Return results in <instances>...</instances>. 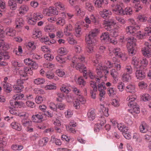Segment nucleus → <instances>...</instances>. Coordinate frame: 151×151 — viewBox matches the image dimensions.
Instances as JSON below:
<instances>
[{
  "label": "nucleus",
  "mask_w": 151,
  "mask_h": 151,
  "mask_svg": "<svg viewBox=\"0 0 151 151\" xmlns=\"http://www.w3.org/2000/svg\"><path fill=\"white\" fill-rule=\"evenodd\" d=\"M20 103L18 101H15L14 100L10 101V105L13 107H18L20 104Z\"/></svg>",
  "instance_id": "nucleus-58"
},
{
  "label": "nucleus",
  "mask_w": 151,
  "mask_h": 151,
  "mask_svg": "<svg viewBox=\"0 0 151 151\" xmlns=\"http://www.w3.org/2000/svg\"><path fill=\"white\" fill-rule=\"evenodd\" d=\"M56 59L60 63H63L66 62L67 59L64 56L59 55L56 56Z\"/></svg>",
  "instance_id": "nucleus-40"
},
{
  "label": "nucleus",
  "mask_w": 151,
  "mask_h": 151,
  "mask_svg": "<svg viewBox=\"0 0 151 151\" xmlns=\"http://www.w3.org/2000/svg\"><path fill=\"white\" fill-rule=\"evenodd\" d=\"M6 35L9 36L13 37L15 35L16 31L12 28L8 27L5 31Z\"/></svg>",
  "instance_id": "nucleus-26"
},
{
  "label": "nucleus",
  "mask_w": 151,
  "mask_h": 151,
  "mask_svg": "<svg viewBox=\"0 0 151 151\" xmlns=\"http://www.w3.org/2000/svg\"><path fill=\"white\" fill-rule=\"evenodd\" d=\"M145 35L146 36L151 35V28L150 27H147L145 29Z\"/></svg>",
  "instance_id": "nucleus-63"
},
{
  "label": "nucleus",
  "mask_w": 151,
  "mask_h": 151,
  "mask_svg": "<svg viewBox=\"0 0 151 151\" xmlns=\"http://www.w3.org/2000/svg\"><path fill=\"white\" fill-rule=\"evenodd\" d=\"M126 91L127 92L134 93L136 91L135 86L132 84L128 85L126 87Z\"/></svg>",
  "instance_id": "nucleus-31"
},
{
  "label": "nucleus",
  "mask_w": 151,
  "mask_h": 151,
  "mask_svg": "<svg viewBox=\"0 0 151 151\" xmlns=\"http://www.w3.org/2000/svg\"><path fill=\"white\" fill-rule=\"evenodd\" d=\"M42 36L41 31L36 30L33 32L32 37L33 38H39Z\"/></svg>",
  "instance_id": "nucleus-49"
},
{
  "label": "nucleus",
  "mask_w": 151,
  "mask_h": 151,
  "mask_svg": "<svg viewBox=\"0 0 151 151\" xmlns=\"http://www.w3.org/2000/svg\"><path fill=\"white\" fill-rule=\"evenodd\" d=\"M88 116L90 120H93L94 119L95 116L94 111L91 110L89 111L88 113Z\"/></svg>",
  "instance_id": "nucleus-45"
},
{
  "label": "nucleus",
  "mask_w": 151,
  "mask_h": 151,
  "mask_svg": "<svg viewBox=\"0 0 151 151\" xmlns=\"http://www.w3.org/2000/svg\"><path fill=\"white\" fill-rule=\"evenodd\" d=\"M108 31H110V35L112 37H116L118 35V31L117 29H111Z\"/></svg>",
  "instance_id": "nucleus-52"
},
{
  "label": "nucleus",
  "mask_w": 151,
  "mask_h": 151,
  "mask_svg": "<svg viewBox=\"0 0 151 151\" xmlns=\"http://www.w3.org/2000/svg\"><path fill=\"white\" fill-rule=\"evenodd\" d=\"M17 83V85H14L13 86V88L16 92L19 93L22 91L24 88V86L23 85L24 82L22 80H18Z\"/></svg>",
  "instance_id": "nucleus-8"
},
{
  "label": "nucleus",
  "mask_w": 151,
  "mask_h": 151,
  "mask_svg": "<svg viewBox=\"0 0 151 151\" xmlns=\"http://www.w3.org/2000/svg\"><path fill=\"white\" fill-rule=\"evenodd\" d=\"M114 13L116 14L120 15H131L133 13L132 10L130 7H127L123 10L122 7L119 4H117L113 9Z\"/></svg>",
  "instance_id": "nucleus-3"
},
{
  "label": "nucleus",
  "mask_w": 151,
  "mask_h": 151,
  "mask_svg": "<svg viewBox=\"0 0 151 151\" xmlns=\"http://www.w3.org/2000/svg\"><path fill=\"white\" fill-rule=\"evenodd\" d=\"M95 62L96 63L95 66L96 67V71L98 77L100 78H103V80H106V75L108 74L109 72V70L106 69L107 67L105 66H103L102 64H98L97 61Z\"/></svg>",
  "instance_id": "nucleus-2"
},
{
  "label": "nucleus",
  "mask_w": 151,
  "mask_h": 151,
  "mask_svg": "<svg viewBox=\"0 0 151 151\" xmlns=\"http://www.w3.org/2000/svg\"><path fill=\"white\" fill-rule=\"evenodd\" d=\"M75 35L77 37H79L82 34L81 27L78 25L75 28Z\"/></svg>",
  "instance_id": "nucleus-48"
},
{
  "label": "nucleus",
  "mask_w": 151,
  "mask_h": 151,
  "mask_svg": "<svg viewBox=\"0 0 151 151\" xmlns=\"http://www.w3.org/2000/svg\"><path fill=\"white\" fill-rule=\"evenodd\" d=\"M56 74L60 77H63L65 75V73L63 70L58 69L56 71Z\"/></svg>",
  "instance_id": "nucleus-61"
},
{
  "label": "nucleus",
  "mask_w": 151,
  "mask_h": 151,
  "mask_svg": "<svg viewBox=\"0 0 151 151\" xmlns=\"http://www.w3.org/2000/svg\"><path fill=\"white\" fill-rule=\"evenodd\" d=\"M45 82V80L42 78H38L34 80V83L37 85H40L44 84Z\"/></svg>",
  "instance_id": "nucleus-42"
},
{
  "label": "nucleus",
  "mask_w": 151,
  "mask_h": 151,
  "mask_svg": "<svg viewBox=\"0 0 151 151\" xmlns=\"http://www.w3.org/2000/svg\"><path fill=\"white\" fill-rule=\"evenodd\" d=\"M124 73L131 74L133 72V70L132 67L130 65L126 66L124 69Z\"/></svg>",
  "instance_id": "nucleus-50"
},
{
  "label": "nucleus",
  "mask_w": 151,
  "mask_h": 151,
  "mask_svg": "<svg viewBox=\"0 0 151 151\" xmlns=\"http://www.w3.org/2000/svg\"><path fill=\"white\" fill-rule=\"evenodd\" d=\"M45 88L46 90L49 89H55L56 88V86L55 84L52 83L47 85L45 87Z\"/></svg>",
  "instance_id": "nucleus-57"
},
{
  "label": "nucleus",
  "mask_w": 151,
  "mask_h": 151,
  "mask_svg": "<svg viewBox=\"0 0 151 151\" xmlns=\"http://www.w3.org/2000/svg\"><path fill=\"white\" fill-rule=\"evenodd\" d=\"M135 74V76L137 79L140 80L145 78V73L139 69H136Z\"/></svg>",
  "instance_id": "nucleus-17"
},
{
  "label": "nucleus",
  "mask_w": 151,
  "mask_h": 151,
  "mask_svg": "<svg viewBox=\"0 0 151 151\" xmlns=\"http://www.w3.org/2000/svg\"><path fill=\"white\" fill-rule=\"evenodd\" d=\"M62 17H60L58 19L56 24L57 25H60L62 26L65 23V19L66 17V16L65 13L63 12L62 13Z\"/></svg>",
  "instance_id": "nucleus-20"
},
{
  "label": "nucleus",
  "mask_w": 151,
  "mask_h": 151,
  "mask_svg": "<svg viewBox=\"0 0 151 151\" xmlns=\"http://www.w3.org/2000/svg\"><path fill=\"white\" fill-rule=\"evenodd\" d=\"M106 26H105V29L107 31L111 29L112 26L116 24L114 19L113 18L109 19L106 21Z\"/></svg>",
  "instance_id": "nucleus-18"
},
{
  "label": "nucleus",
  "mask_w": 151,
  "mask_h": 151,
  "mask_svg": "<svg viewBox=\"0 0 151 151\" xmlns=\"http://www.w3.org/2000/svg\"><path fill=\"white\" fill-rule=\"evenodd\" d=\"M139 130L140 132L142 133L146 132L148 130L147 124L145 123H143L140 126Z\"/></svg>",
  "instance_id": "nucleus-34"
},
{
  "label": "nucleus",
  "mask_w": 151,
  "mask_h": 151,
  "mask_svg": "<svg viewBox=\"0 0 151 151\" xmlns=\"http://www.w3.org/2000/svg\"><path fill=\"white\" fill-rule=\"evenodd\" d=\"M135 34V35H134V36H136L139 39H143L144 38V37L146 36L145 35L144 33H142L140 31H137Z\"/></svg>",
  "instance_id": "nucleus-47"
},
{
  "label": "nucleus",
  "mask_w": 151,
  "mask_h": 151,
  "mask_svg": "<svg viewBox=\"0 0 151 151\" xmlns=\"http://www.w3.org/2000/svg\"><path fill=\"white\" fill-rule=\"evenodd\" d=\"M100 108L105 116L108 117L109 115L108 113L109 109L108 108H105L103 105L100 104Z\"/></svg>",
  "instance_id": "nucleus-46"
},
{
  "label": "nucleus",
  "mask_w": 151,
  "mask_h": 151,
  "mask_svg": "<svg viewBox=\"0 0 151 151\" xmlns=\"http://www.w3.org/2000/svg\"><path fill=\"white\" fill-rule=\"evenodd\" d=\"M113 52L115 56L121 58L122 60H126L127 57L124 54L122 53L121 50L119 48L116 47L114 48Z\"/></svg>",
  "instance_id": "nucleus-13"
},
{
  "label": "nucleus",
  "mask_w": 151,
  "mask_h": 151,
  "mask_svg": "<svg viewBox=\"0 0 151 151\" xmlns=\"http://www.w3.org/2000/svg\"><path fill=\"white\" fill-rule=\"evenodd\" d=\"M117 127L118 129L123 133L124 132H126L128 131V127H126L123 124L119 123L117 124Z\"/></svg>",
  "instance_id": "nucleus-29"
},
{
  "label": "nucleus",
  "mask_w": 151,
  "mask_h": 151,
  "mask_svg": "<svg viewBox=\"0 0 151 151\" xmlns=\"http://www.w3.org/2000/svg\"><path fill=\"white\" fill-rule=\"evenodd\" d=\"M76 126V122L73 121L70 122L69 125L66 126L67 130L70 132L75 133L76 132V131L74 127Z\"/></svg>",
  "instance_id": "nucleus-15"
},
{
  "label": "nucleus",
  "mask_w": 151,
  "mask_h": 151,
  "mask_svg": "<svg viewBox=\"0 0 151 151\" xmlns=\"http://www.w3.org/2000/svg\"><path fill=\"white\" fill-rule=\"evenodd\" d=\"M16 27L20 28L23 26L24 21L22 18H19L16 19Z\"/></svg>",
  "instance_id": "nucleus-33"
},
{
  "label": "nucleus",
  "mask_w": 151,
  "mask_h": 151,
  "mask_svg": "<svg viewBox=\"0 0 151 151\" xmlns=\"http://www.w3.org/2000/svg\"><path fill=\"white\" fill-rule=\"evenodd\" d=\"M132 64L134 68L136 69H140L141 65L140 63L139 58L137 57H133L132 58Z\"/></svg>",
  "instance_id": "nucleus-14"
},
{
  "label": "nucleus",
  "mask_w": 151,
  "mask_h": 151,
  "mask_svg": "<svg viewBox=\"0 0 151 151\" xmlns=\"http://www.w3.org/2000/svg\"><path fill=\"white\" fill-rule=\"evenodd\" d=\"M22 123L24 127H29L31 126L32 122L31 121L27 120L26 119H23L22 120Z\"/></svg>",
  "instance_id": "nucleus-41"
},
{
  "label": "nucleus",
  "mask_w": 151,
  "mask_h": 151,
  "mask_svg": "<svg viewBox=\"0 0 151 151\" xmlns=\"http://www.w3.org/2000/svg\"><path fill=\"white\" fill-rule=\"evenodd\" d=\"M55 5L56 6L61 10H63L65 9L64 5L60 2L55 3Z\"/></svg>",
  "instance_id": "nucleus-64"
},
{
  "label": "nucleus",
  "mask_w": 151,
  "mask_h": 151,
  "mask_svg": "<svg viewBox=\"0 0 151 151\" xmlns=\"http://www.w3.org/2000/svg\"><path fill=\"white\" fill-rule=\"evenodd\" d=\"M99 32V29L95 28L90 32L88 34H87L86 36V42L89 44L95 43L96 42L95 37Z\"/></svg>",
  "instance_id": "nucleus-5"
},
{
  "label": "nucleus",
  "mask_w": 151,
  "mask_h": 151,
  "mask_svg": "<svg viewBox=\"0 0 151 151\" xmlns=\"http://www.w3.org/2000/svg\"><path fill=\"white\" fill-rule=\"evenodd\" d=\"M73 91L75 93L78 95L76 100H78L80 103H81L82 104L85 103L86 102V100L81 95V91L76 87L73 88Z\"/></svg>",
  "instance_id": "nucleus-10"
},
{
  "label": "nucleus",
  "mask_w": 151,
  "mask_h": 151,
  "mask_svg": "<svg viewBox=\"0 0 151 151\" xmlns=\"http://www.w3.org/2000/svg\"><path fill=\"white\" fill-rule=\"evenodd\" d=\"M71 86L69 84L66 83L62 85L60 89L62 92L67 93L71 91Z\"/></svg>",
  "instance_id": "nucleus-21"
},
{
  "label": "nucleus",
  "mask_w": 151,
  "mask_h": 151,
  "mask_svg": "<svg viewBox=\"0 0 151 151\" xmlns=\"http://www.w3.org/2000/svg\"><path fill=\"white\" fill-rule=\"evenodd\" d=\"M32 17L36 21L37 20H40L42 19L43 17V16L41 13L37 12L33 14Z\"/></svg>",
  "instance_id": "nucleus-37"
},
{
  "label": "nucleus",
  "mask_w": 151,
  "mask_h": 151,
  "mask_svg": "<svg viewBox=\"0 0 151 151\" xmlns=\"http://www.w3.org/2000/svg\"><path fill=\"white\" fill-rule=\"evenodd\" d=\"M139 29V27L138 25H136V26H129L127 27L126 31L127 33L129 34H132L133 36L135 35V32L137 30Z\"/></svg>",
  "instance_id": "nucleus-9"
},
{
  "label": "nucleus",
  "mask_w": 151,
  "mask_h": 151,
  "mask_svg": "<svg viewBox=\"0 0 151 151\" xmlns=\"http://www.w3.org/2000/svg\"><path fill=\"white\" fill-rule=\"evenodd\" d=\"M117 87L119 91H122L124 90V83L122 82H119L118 83Z\"/></svg>",
  "instance_id": "nucleus-62"
},
{
  "label": "nucleus",
  "mask_w": 151,
  "mask_h": 151,
  "mask_svg": "<svg viewBox=\"0 0 151 151\" xmlns=\"http://www.w3.org/2000/svg\"><path fill=\"white\" fill-rule=\"evenodd\" d=\"M100 39L102 42L109 41V34L107 32H105L102 34L100 37Z\"/></svg>",
  "instance_id": "nucleus-25"
},
{
  "label": "nucleus",
  "mask_w": 151,
  "mask_h": 151,
  "mask_svg": "<svg viewBox=\"0 0 151 151\" xmlns=\"http://www.w3.org/2000/svg\"><path fill=\"white\" fill-rule=\"evenodd\" d=\"M136 99V96L134 94L129 95L127 99L128 106L130 107L133 105H136L137 104L135 101Z\"/></svg>",
  "instance_id": "nucleus-11"
},
{
  "label": "nucleus",
  "mask_w": 151,
  "mask_h": 151,
  "mask_svg": "<svg viewBox=\"0 0 151 151\" xmlns=\"http://www.w3.org/2000/svg\"><path fill=\"white\" fill-rule=\"evenodd\" d=\"M73 29V27L72 25L69 24L67 25L64 29V32L66 36H70L71 33L68 32L71 31Z\"/></svg>",
  "instance_id": "nucleus-24"
},
{
  "label": "nucleus",
  "mask_w": 151,
  "mask_h": 151,
  "mask_svg": "<svg viewBox=\"0 0 151 151\" xmlns=\"http://www.w3.org/2000/svg\"><path fill=\"white\" fill-rule=\"evenodd\" d=\"M49 139L47 138H43L42 139V140L40 141V145L42 146L46 145Z\"/></svg>",
  "instance_id": "nucleus-60"
},
{
  "label": "nucleus",
  "mask_w": 151,
  "mask_h": 151,
  "mask_svg": "<svg viewBox=\"0 0 151 151\" xmlns=\"http://www.w3.org/2000/svg\"><path fill=\"white\" fill-rule=\"evenodd\" d=\"M23 70H19V73L20 75V77L21 80L23 81L24 80H25L27 79L26 78L27 76V73L25 71V68H23Z\"/></svg>",
  "instance_id": "nucleus-27"
},
{
  "label": "nucleus",
  "mask_w": 151,
  "mask_h": 151,
  "mask_svg": "<svg viewBox=\"0 0 151 151\" xmlns=\"http://www.w3.org/2000/svg\"><path fill=\"white\" fill-rule=\"evenodd\" d=\"M49 10L50 16L52 14L57 15L58 14V11L56 8L50 7L49 8Z\"/></svg>",
  "instance_id": "nucleus-43"
},
{
  "label": "nucleus",
  "mask_w": 151,
  "mask_h": 151,
  "mask_svg": "<svg viewBox=\"0 0 151 151\" xmlns=\"http://www.w3.org/2000/svg\"><path fill=\"white\" fill-rule=\"evenodd\" d=\"M139 3H134V8L135 9V12H138L142 9V7L141 6Z\"/></svg>",
  "instance_id": "nucleus-55"
},
{
  "label": "nucleus",
  "mask_w": 151,
  "mask_h": 151,
  "mask_svg": "<svg viewBox=\"0 0 151 151\" xmlns=\"http://www.w3.org/2000/svg\"><path fill=\"white\" fill-rule=\"evenodd\" d=\"M132 109L128 110V112L132 114L134 117L136 116V114L139 113L140 110L139 106L136 104V105H133L130 106Z\"/></svg>",
  "instance_id": "nucleus-12"
},
{
  "label": "nucleus",
  "mask_w": 151,
  "mask_h": 151,
  "mask_svg": "<svg viewBox=\"0 0 151 151\" xmlns=\"http://www.w3.org/2000/svg\"><path fill=\"white\" fill-rule=\"evenodd\" d=\"M9 48L8 44L2 43L0 45V60L3 58L5 59H9V57L6 52V51Z\"/></svg>",
  "instance_id": "nucleus-6"
},
{
  "label": "nucleus",
  "mask_w": 151,
  "mask_h": 151,
  "mask_svg": "<svg viewBox=\"0 0 151 151\" xmlns=\"http://www.w3.org/2000/svg\"><path fill=\"white\" fill-rule=\"evenodd\" d=\"M99 14L102 17L106 19L109 17V15H111L112 13L109 10L104 9L102 11H100Z\"/></svg>",
  "instance_id": "nucleus-22"
},
{
  "label": "nucleus",
  "mask_w": 151,
  "mask_h": 151,
  "mask_svg": "<svg viewBox=\"0 0 151 151\" xmlns=\"http://www.w3.org/2000/svg\"><path fill=\"white\" fill-rule=\"evenodd\" d=\"M13 1L9 0L8 2V6L10 9L13 10H16L17 8V4Z\"/></svg>",
  "instance_id": "nucleus-35"
},
{
  "label": "nucleus",
  "mask_w": 151,
  "mask_h": 151,
  "mask_svg": "<svg viewBox=\"0 0 151 151\" xmlns=\"http://www.w3.org/2000/svg\"><path fill=\"white\" fill-rule=\"evenodd\" d=\"M122 78L124 81L128 82L132 79L130 74L124 73L122 76Z\"/></svg>",
  "instance_id": "nucleus-38"
},
{
  "label": "nucleus",
  "mask_w": 151,
  "mask_h": 151,
  "mask_svg": "<svg viewBox=\"0 0 151 151\" xmlns=\"http://www.w3.org/2000/svg\"><path fill=\"white\" fill-rule=\"evenodd\" d=\"M26 46L29 50H35L36 48V46L33 41L28 42L27 43Z\"/></svg>",
  "instance_id": "nucleus-36"
},
{
  "label": "nucleus",
  "mask_w": 151,
  "mask_h": 151,
  "mask_svg": "<svg viewBox=\"0 0 151 151\" xmlns=\"http://www.w3.org/2000/svg\"><path fill=\"white\" fill-rule=\"evenodd\" d=\"M11 148L12 150H21L23 148V146L21 145H13L12 147Z\"/></svg>",
  "instance_id": "nucleus-59"
},
{
  "label": "nucleus",
  "mask_w": 151,
  "mask_h": 151,
  "mask_svg": "<svg viewBox=\"0 0 151 151\" xmlns=\"http://www.w3.org/2000/svg\"><path fill=\"white\" fill-rule=\"evenodd\" d=\"M29 10V7L27 5H23L20 6L19 11V13L22 15L25 14Z\"/></svg>",
  "instance_id": "nucleus-23"
},
{
  "label": "nucleus",
  "mask_w": 151,
  "mask_h": 151,
  "mask_svg": "<svg viewBox=\"0 0 151 151\" xmlns=\"http://www.w3.org/2000/svg\"><path fill=\"white\" fill-rule=\"evenodd\" d=\"M11 126L13 129L18 131H20L22 129V127L20 124L16 122H12Z\"/></svg>",
  "instance_id": "nucleus-30"
},
{
  "label": "nucleus",
  "mask_w": 151,
  "mask_h": 151,
  "mask_svg": "<svg viewBox=\"0 0 151 151\" xmlns=\"http://www.w3.org/2000/svg\"><path fill=\"white\" fill-rule=\"evenodd\" d=\"M32 120L34 122L40 123L43 120V116L41 114L39 113L32 116Z\"/></svg>",
  "instance_id": "nucleus-16"
},
{
  "label": "nucleus",
  "mask_w": 151,
  "mask_h": 151,
  "mask_svg": "<svg viewBox=\"0 0 151 151\" xmlns=\"http://www.w3.org/2000/svg\"><path fill=\"white\" fill-rule=\"evenodd\" d=\"M85 6L86 9L89 11L91 12L94 9V7L93 5L89 2H86L85 4Z\"/></svg>",
  "instance_id": "nucleus-56"
},
{
  "label": "nucleus",
  "mask_w": 151,
  "mask_h": 151,
  "mask_svg": "<svg viewBox=\"0 0 151 151\" xmlns=\"http://www.w3.org/2000/svg\"><path fill=\"white\" fill-rule=\"evenodd\" d=\"M24 95L23 94L20 93L19 94H17L14 95L13 96V99L15 100L23 99Z\"/></svg>",
  "instance_id": "nucleus-53"
},
{
  "label": "nucleus",
  "mask_w": 151,
  "mask_h": 151,
  "mask_svg": "<svg viewBox=\"0 0 151 151\" xmlns=\"http://www.w3.org/2000/svg\"><path fill=\"white\" fill-rule=\"evenodd\" d=\"M145 47L142 48V51L143 55L146 57L149 58L151 56V44L146 42H145Z\"/></svg>",
  "instance_id": "nucleus-7"
},
{
  "label": "nucleus",
  "mask_w": 151,
  "mask_h": 151,
  "mask_svg": "<svg viewBox=\"0 0 151 151\" xmlns=\"http://www.w3.org/2000/svg\"><path fill=\"white\" fill-rule=\"evenodd\" d=\"M76 11L78 16H80L81 17H83L84 16L85 14V12L82 11L80 8L78 6L76 7Z\"/></svg>",
  "instance_id": "nucleus-51"
},
{
  "label": "nucleus",
  "mask_w": 151,
  "mask_h": 151,
  "mask_svg": "<svg viewBox=\"0 0 151 151\" xmlns=\"http://www.w3.org/2000/svg\"><path fill=\"white\" fill-rule=\"evenodd\" d=\"M138 86L139 88L142 89H145L147 88V85L145 82L142 81L139 82Z\"/></svg>",
  "instance_id": "nucleus-44"
},
{
  "label": "nucleus",
  "mask_w": 151,
  "mask_h": 151,
  "mask_svg": "<svg viewBox=\"0 0 151 151\" xmlns=\"http://www.w3.org/2000/svg\"><path fill=\"white\" fill-rule=\"evenodd\" d=\"M108 2V0H96L94 3L96 7L101 8L103 4H107Z\"/></svg>",
  "instance_id": "nucleus-19"
},
{
  "label": "nucleus",
  "mask_w": 151,
  "mask_h": 151,
  "mask_svg": "<svg viewBox=\"0 0 151 151\" xmlns=\"http://www.w3.org/2000/svg\"><path fill=\"white\" fill-rule=\"evenodd\" d=\"M85 57L83 55L74 56L72 59L71 66L73 68L75 67L77 70L83 68L84 71L83 76L84 78L87 79V76L88 75L91 79H93L95 78V76L93 73L91 72L87 73H85L86 72V70H85L86 67H84L83 64L82 63L85 61Z\"/></svg>",
  "instance_id": "nucleus-1"
},
{
  "label": "nucleus",
  "mask_w": 151,
  "mask_h": 151,
  "mask_svg": "<svg viewBox=\"0 0 151 151\" xmlns=\"http://www.w3.org/2000/svg\"><path fill=\"white\" fill-rule=\"evenodd\" d=\"M127 47L129 55L132 56L136 54V50L135 46L136 40L133 37L129 38L127 40Z\"/></svg>",
  "instance_id": "nucleus-4"
},
{
  "label": "nucleus",
  "mask_w": 151,
  "mask_h": 151,
  "mask_svg": "<svg viewBox=\"0 0 151 151\" xmlns=\"http://www.w3.org/2000/svg\"><path fill=\"white\" fill-rule=\"evenodd\" d=\"M110 74L111 76L114 79V80L116 82L117 80V77L119 73L115 69H112L110 71Z\"/></svg>",
  "instance_id": "nucleus-28"
},
{
  "label": "nucleus",
  "mask_w": 151,
  "mask_h": 151,
  "mask_svg": "<svg viewBox=\"0 0 151 151\" xmlns=\"http://www.w3.org/2000/svg\"><path fill=\"white\" fill-rule=\"evenodd\" d=\"M3 89L6 92L9 93L12 91L11 85L9 83H3Z\"/></svg>",
  "instance_id": "nucleus-32"
},
{
  "label": "nucleus",
  "mask_w": 151,
  "mask_h": 151,
  "mask_svg": "<svg viewBox=\"0 0 151 151\" xmlns=\"http://www.w3.org/2000/svg\"><path fill=\"white\" fill-rule=\"evenodd\" d=\"M54 29V26L52 24H49L45 26L44 28V30L46 32H52Z\"/></svg>",
  "instance_id": "nucleus-39"
},
{
  "label": "nucleus",
  "mask_w": 151,
  "mask_h": 151,
  "mask_svg": "<svg viewBox=\"0 0 151 151\" xmlns=\"http://www.w3.org/2000/svg\"><path fill=\"white\" fill-rule=\"evenodd\" d=\"M88 46L87 51L88 53H90L93 52V46L94 45L95 43H92L89 44Z\"/></svg>",
  "instance_id": "nucleus-54"
}]
</instances>
